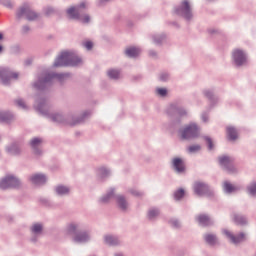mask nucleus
<instances>
[{"label":"nucleus","instance_id":"f257e3e1","mask_svg":"<svg viewBox=\"0 0 256 256\" xmlns=\"http://www.w3.org/2000/svg\"><path fill=\"white\" fill-rule=\"evenodd\" d=\"M81 63V58L75 56V54L71 52H62L54 62V67H67V65L75 67L77 65H81Z\"/></svg>","mask_w":256,"mask_h":256},{"label":"nucleus","instance_id":"f03ea898","mask_svg":"<svg viewBox=\"0 0 256 256\" xmlns=\"http://www.w3.org/2000/svg\"><path fill=\"white\" fill-rule=\"evenodd\" d=\"M83 9H87V3L82 2L77 7H71L67 10L70 19H79L82 23H89L91 18L88 14H83Z\"/></svg>","mask_w":256,"mask_h":256},{"label":"nucleus","instance_id":"7ed1b4c3","mask_svg":"<svg viewBox=\"0 0 256 256\" xmlns=\"http://www.w3.org/2000/svg\"><path fill=\"white\" fill-rule=\"evenodd\" d=\"M180 135L182 139H194L199 135V128L195 124H190L180 131Z\"/></svg>","mask_w":256,"mask_h":256},{"label":"nucleus","instance_id":"20e7f679","mask_svg":"<svg viewBox=\"0 0 256 256\" xmlns=\"http://www.w3.org/2000/svg\"><path fill=\"white\" fill-rule=\"evenodd\" d=\"M10 187H19V179L15 176H7L0 182V189H9Z\"/></svg>","mask_w":256,"mask_h":256},{"label":"nucleus","instance_id":"39448f33","mask_svg":"<svg viewBox=\"0 0 256 256\" xmlns=\"http://www.w3.org/2000/svg\"><path fill=\"white\" fill-rule=\"evenodd\" d=\"M23 15H26V19H28V21H35V19H37L38 17L37 13L31 11V8H29V6L20 8V10L17 12L18 18L23 17Z\"/></svg>","mask_w":256,"mask_h":256},{"label":"nucleus","instance_id":"423d86ee","mask_svg":"<svg viewBox=\"0 0 256 256\" xmlns=\"http://www.w3.org/2000/svg\"><path fill=\"white\" fill-rule=\"evenodd\" d=\"M224 235H226L227 239H229L231 243H234V245L243 243V241L247 239V236H245L244 233H240L238 236H235L233 233L229 232V230H224Z\"/></svg>","mask_w":256,"mask_h":256},{"label":"nucleus","instance_id":"0eeeda50","mask_svg":"<svg viewBox=\"0 0 256 256\" xmlns=\"http://www.w3.org/2000/svg\"><path fill=\"white\" fill-rule=\"evenodd\" d=\"M232 57L236 65H243L247 61V56H245V52L243 50L235 49L233 51Z\"/></svg>","mask_w":256,"mask_h":256},{"label":"nucleus","instance_id":"6e6552de","mask_svg":"<svg viewBox=\"0 0 256 256\" xmlns=\"http://www.w3.org/2000/svg\"><path fill=\"white\" fill-rule=\"evenodd\" d=\"M178 15H182L185 19H191V6L187 0L182 2V6L179 10H176Z\"/></svg>","mask_w":256,"mask_h":256},{"label":"nucleus","instance_id":"1a4fd4ad","mask_svg":"<svg viewBox=\"0 0 256 256\" xmlns=\"http://www.w3.org/2000/svg\"><path fill=\"white\" fill-rule=\"evenodd\" d=\"M0 77L2 79V83L4 85H7L9 83L8 80L17 79V77H19V74L7 70H2L0 71Z\"/></svg>","mask_w":256,"mask_h":256},{"label":"nucleus","instance_id":"9d476101","mask_svg":"<svg viewBox=\"0 0 256 256\" xmlns=\"http://www.w3.org/2000/svg\"><path fill=\"white\" fill-rule=\"evenodd\" d=\"M219 163L222 167H225L231 173V167H233V159L228 156H222L219 158Z\"/></svg>","mask_w":256,"mask_h":256},{"label":"nucleus","instance_id":"9b49d317","mask_svg":"<svg viewBox=\"0 0 256 256\" xmlns=\"http://www.w3.org/2000/svg\"><path fill=\"white\" fill-rule=\"evenodd\" d=\"M194 191L196 195H205L209 191V186L201 182H196L194 185Z\"/></svg>","mask_w":256,"mask_h":256},{"label":"nucleus","instance_id":"f8f14e48","mask_svg":"<svg viewBox=\"0 0 256 256\" xmlns=\"http://www.w3.org/2000/svg\"><path fill=\"white\" fill-rule=\"evenodd\" d=\"M173 166L178 173H183V171H185V163L181 158H174Z\"/></svg>","mask_w":256,"mask_h":256},{"label":"nucleus","instance_id":"ddd939ff","mask_svg":"<svg viewBox=\"0 0 256 256\" xmlns=\"http://www.w3.org/2000/svg\"><path fill=\"white\" fill-rule=\"evenodd\" d=\"M30 181L34 184V185H43V183H45V181H47V178H45V175L42 174H35L30 178Z\"/></svg>","mask_w":256,"mask_h":256},{"label":"nucleus","instance_id":"4468645a","mask_svg":"<svg viewBox=\"0 0 256 256\" xmlns=\"http://www.w3.org/2000/svg\"><path fill=\"white\" fill-rule=\"evenodd\" d=\"M139 53H141V50L139 48H135V47L127 48L125 51V54L128 57H137L139 55Z\"/></svg>","mask_w":256,"mask_h":256},{"label":"nucleus","instance_id":"2eb2a0df","mask_svg":"<svg viewBox=\"0 0 256 256\" xmlns=\"http://www.w3.org/2000/svg\"><path fill=\"white\" fill-rule=\"evenodd\" d=\"M233 221L236 225H245V223H247V218L241 214H234Z\"/></svg>","mask_w":256,"mask_h":256},{"label":"nucleus","instance_id":"dca6fc26","mask_svg":"<svg viewBox=\"0 0 256 256\" xmlns=\"http://www.w3.org/2000/svg\"><path fill=\"white\" fill-rule=\"evenodd\" d=\"M227 137L230 141H235V139H237V130H235L233 127H228Z\"/></svg>","mask_w":256,"mask_h":256},{"label":"nucleus","instance_id":"f3484780","mask_svg":"<svg viewBox=\"0 0 256 256\" xmlns=\"http://www.w3.org/2000/svg\"><path fill=\"white\" fill-rule=\"evenodd\" d=\"M197 219L198 223L203 226L209 225L211 223V219L207 215H199Z\"/></svg>","mask_w":256,"mask_h":256},{"label":"nucleus","instance_id":"a211bd4d","mask_svg":"<svg viewBox=\"0 0 256 256\" xmlns=\"http://www.w3.org/2000/svg\"><path fill=\"white\" fill-rule=\"evenodd\" d=\"M204 239L208 245H215V243H217V237L213 234H206Z\"/></svg>","mask_w":256,"mask_h":256},{"label":"nucleus","instance_id":"6ab92c4d","mask_svg":"<svg viewBox=\"0 0 256 256\" xmlns=\"http://www.w3.org/2000/svg\"><path fill=\"white\" fill-rule=\"evenodd\" d=\"M224 191H226V193H233L235 191H237V187H235L233 184L229 183V182H224Z\"/></svg>","mask_w":256,"mask_h":256},{"label":"nucleus","instance_id":"aec40b11","mask_svg":"<svg viewBox=\"0 0 256 256\" xmlns=\"http://www.w3.org/2000/svg\"><path fill=\"white\" fill-rule=\"evenodd\" d=\"M107 75L110 79H119L121 72H119V70L112 69L107 72Z\"/></svg>","mask_w":256,"mask_h":256},{"label":"nucleus","instance_id":"412c9836","mask_svg":"<svg viewBox=\"0 0 256 256\" xmlns=\"http://www.w3.org/2000/svg\"><path fill=\"white\" fill-rule=\"evenodd\" d=\"M8 153L10 155H19L21 153V148H19L17 144H14L10 148H8Z\"/></svg>","mask_w":256,"mask_h":256},{"label":"nucleus","instance_id":"4be33fe9","mask_svg":"<svg viewBox=\"0 0 256 256\" xmlns=\"http://www.w3.org/2000/svg\"><path fill=\"white\" fill-rule=\"evenodd\" d=\"M56 193L58 195H67V193H69V188H67L65 186H57Z\"/></svg>","mask_w":256,"mask_h":256},{"label":"nucleus","instance_id":"5701e85b","mask_svg":"<svg viewBox=\"0 0 256 256\" xmlns=\"http://www.w3.org/2000/svg\"><path fill=\"white\" fill-rule=\"evenodd\" d=\"M89 239V236L87 234H79L75 237V241L77 243H85Z\"/></svg>","mask_w":256,"mask_h":256},{"label":"nucleus","instance_id":"b1692460","mask_svg":"<svg viewBox=\"0 0 256 256\" xmlns=\"http://www.w3.org/2000/svg\"><path fill=\"white\" fill-rule=\"evenodd\" d=\"M183 197H185V190L183 189H179L174 193V199L176 201H180V199H183Z\"/></svg>","mask_w":256,"mask_h":256},{"label":"nucleus","instance_id":"393cba45","mask_svg":"<svg viewBox=\"0 0 256 256\" xmlns=\"http://www.w3.org/2000/svg\"><path fill=\"white\" fill-rule=\"evenodd\" d=\"M118 205H119L120 209H127L128 204L123 196L118 197Z\"/></svg>","mask_w":256,"mask_h":256},{"label":"nucleus","instance_id":"a878e982","mask_svg":"<svg viewBox=\"0 0 256 256\" xmlns=\"http://www.w3.org/2000/svg\"><path fill=\"white\" fill-rule=\"evenodd\" d=\"M41 143H43V140H41L40 138H33L30 141L32 149H36V147H39Z\"/></svg>","mask_w":256,"mask_h":256},{"label":"nucleus","instance_id":"bb28decb","mask_svg":"<svg viewBox=\"0 0 256 256\" xmlns=\"http://www.w3.org/2000/svg\"><path fill=\"white\" fill-rule=\"evenodd\" d=\"M105 241L108 245H117L119 243V240L113 236H106Z\"/></svg>","mask_w":256,"mask_h":256},{"label":"nucleus","instance_id":"cd10ccee","mask_svg":"<svg viewBox=\"0 0 256 256\" xmlns=\"http://www.w3.org/2000/svg\"><path fill=\"white\" fill-rule=\"evenodd\" d=\"M32 233H41L43 231V225L41 224H34L31 228Z\"/></svg>","mask_w":256,"mask_h":256},{"label":"nucleus","instance_id":"c85d7f7f","mask_svg":"<svg viewBox=\"0 0 256 256\" xmlns=\"http://www.w3.org/2000/svg\"><path fill=\"white\" fill-rule=\"evenodd\" d=\"M189 153H197V151H201V146L193 145L188 148Z\"/></svg>","mask_w":256,"mask_h":256},{"label":"nucleus","instance_id":"c756f323","mask_svg":"<svg viewBox=\"0 0 256 256\" xmlns=\"http://www.w3.org/2000/svg\"><path fill=\"white\" fill-rule=\"evenodd\" d=\"M157 215H159V210L152 209L148 212V217L150 219H155V217H157Z\"/></svg>","mask_w":256,"mask_h":256},{"label":"nucleus","instance_id":"7c9ffc66","mask_svg":"<svg viewBox=\"0 0 256 256\" xmlns=\"http://www.w3.org/2000/svg\"><path fill=\"white\" fill-rule=\"evenodd\" d=\"M248 191H249L250 195H256V183L251 184L248 187Z\"/></svg>","mask_w":256,"mask_h":256},{"label":"nucleus","instance_id":"2f4dec72","mask_svg":"<svg viewBox=\"0 0 256 256\" xmlns=\"http://www.w3.org/2000/svg\"><path fill=\"white\" fill-rule=\"evenodd\" d=\"M156 91L160 97H165V95H167V89L165 88H158Z\"/></svg>","mask_w":256,"mask_h":256},{"label":"nucleus","instance_id":"473e14b6","mask_svg":"<svg viewBox=\"0 0 256 256\" xmlns=\"http://www.w3.org/2000/svg\"><path fill=\"white\" fill-rule=\"evenodd\" d=\"M83 45L86 49H88V51H91V49H93V42L91 41H86L83 43Z\"/></svg>","mask_w":256,"mask_h":256},{"label":"nucleus","instance_id":"72a5a7b5","mask_svg":"<svg viewBox=\"0 0 256 256\" xmlns=\"http://www.w3.org/2000/svg\"><path fill=\"white\" fill-rule=\"evenodd\" d=\"M16 104L18 105V107H22V109H25V102H23V100H17Z\"/></svg>","mask_w":256,"mask_h":256},{"label":"nucleus","instance_id":"f704fd0d","mask_svg":"<svg viewBox=\"0 0 256 256\" xmlns=\"http://www.w3.org/2000/svg\"><path fill=\"white\" fill-rule=\"evenodd\" d=\"M206 141L209 149H213V141L211 140V138H206Z\"/></svg>","mask_w":256,"mask_h":256},{"label":"nucleus","instance_id":"c9c22d12","mask_svg":"<svg viewBox=\"0 0 256 256\" xmlns=\"http://www.w3.org/2000/svg\"><path fill=\"white\" fill-rule=\"evenodd\" d=\"M75 229H77V226H75L74 224H71L69 226V233H73L75 231Z\"/></svg>","mask_w":256,"mask_h":256},{"label":"nucleus","instance_id":"e433bc0d","mask_svg":"<svg viewBox=\"0 0 256 256\" xmlns=\"http://www.w3.org/2000/svg\"><path fill=\"white\" fill-rule=\"evenodd\" d=\"M5 7H8V9H11V7H13V3H11V1H7L5 2Z\"/></svg>","mask_w":256,"mask_h":256},{"label":"nucleus","instance_id":"4c0bfd02","mask_svg":"<svg viewBox=\"0 0 256 256\" xmlns=\"http://www.w3.org/2000/svg\"><path fill=\"white\" fill-rule=\"evenodd\" d=\"M53 121H61V115L57 114L53 117Z\"/></svg>","mask_w":256,"mask_h":256},{"label":"nucleus","instance_id":"58836bf2","mask_svg":"<svg viewBox=\"0 0 256 256\" xmlns=\"http://www.w3.org/2000/svg\"><path fill=\"white\" fill-rule=\"evenodd\" d=\"M53 76L48 75L44 80L43 83H47V81H49V79H51Z\"/></svg>","mask_w":256,"mask_h":256},{"label":"nucleus","instance_id":"ea45409f","mask_svg":"<svg viewBox=\"0 0 256 256\" xmlns=\"http://www.w3.org/2000/svg\"><path fill=\"white\" fill-rule=\"evenodd\" d=\"M132 193H133V195H136V196L141 195V192H132Z\"/></svg>","mask_w":256,"mask_h":256},{"label":"nucleus","instance_id":"a19ab883","mask_svg":"<svg viewBox=\"0 0 256 256\" xmlns=\"http://www.w3.org/2000/svg\"><path fill=\"white\" fill-rule=\"evenodd\" d=\"M174 227H179V222L175 221L174 222Z\"/></svg>","mask_w":256,"mask_h":256},{"label":"nucleus","instance_id":"79ce46f5","mask_svg":"<svg viewBox=\"0 0 256 256\" xmlns=\"http://www.w3.org/2000/svg\"><path fill=\"white\" fill-rule=\"evenodd\" d=\"M1 121H7V118L5 117H0Z\"/></svg>","mask_w":256,"mask_h":256},{"label":"nucleus","instance_id":"37998d69","mask_svg":"<svg viewBox=\"0 0 256 256\" xmlns=\"http://www.w3.org/2000/svg\"><path fill=\"white\" fill-rule=\"evenodd\" d=\"M203 121H207V116L202 117Z\"/></svg>","mask_w":256,"mask_h":256},{"label":"nucleus","instance_id":"c03bdc74","mask_svg":"<svg viewBox=\"0 0 256 256\" xmlns=\"http://www.w3.org/2000/svg\"><path fill=\"white\" fill-rule=\"evenodd\" d=\"M103 203H106L107 199L106 198H102Z\"/></svg>","mask_w":256,"mask_h":256},{"label":"nucleus","instance_id":"a18cd8bd","mask_svg":"<svg viewBox=\"0 0 256 256\" xmlns=\"http://www.w3.org/2000/svg\"><path fill=\"white\" fill-rule=\"evenodd\" d=\"M57 77H58L59 79H61V77H64V75H58Z\"/></svg>","mask_w":256,"mask_h":256},{"label":"nucleus","instance_id":"49530a36","mask_svg":"<svg viewBox=\"0 0 256 256\" xmlns=\"http://www.w3.org/2000/svg\"><path fill=\"white\" fill-rule=\"evenodd\" d=\"M3 39V34L0 33V40Z\"/></svg>","mask_w":256,"mask_h":256},{"label":"nucleus","instance_id":"de8ad7c7","mask_svg":"<svg viewBox=\"0 0 256 256\" xmlns=\"http://www.w3.org/2000/svg\"><path fill=\"white\" fill-rule=\"evenodd\" d=\"M1 51H3V46H0V53H1Z\"/></svg>","mask_w":256,"mask_h":256},{"label":"nucleus","instance_id":"09e8293b","mask_svg":"<svg viewBox=\"0 0 256 256\" xmlns=\"http://www.w3.org/2000/svg\"><path fill=\"white\" fill-rule=\"evenodd\" d=\"M161 80H162V81H165V78H164L163 76H161Z\"/></svg>","mask_w":256,"mask_h":256},{"label":"nucleus","instance_id":"8fccbe9b","mask_svg":"<svg viewBox=\"0 0 256 256\" xmlns=\"http://www.w3.org/2000/svg\"><path fill=\"white\" fill-rule=\"evenodd\" d=\"M206 95H207V97H209V95H210V92H207V93H206Z\"/></svg>","mask_w":256,"mask_h":256},{"label":"nucleus","instance_id":"3c124183","mask_svg":"<svg viewBox=\"0 0 256 256\" xmlns=\"http://www.w3.org/2000/svg\"><path fill=\"white\" fill-rule=\"evenodd\" d=\"M115 256H123V255H121V254H116Z\"/></svg>","mask_w":256,"mask_h":256}]
</instances>
